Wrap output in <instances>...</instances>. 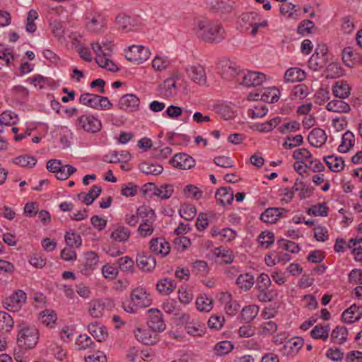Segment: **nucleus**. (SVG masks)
I'll list each match as a JSON object with an SVG mask.
<instances>
[{
  "label": "nucleus",
  "mask_w": 362,
  "mask_h": 362,
  "mask_svg": "<svg viewBox=\"0 0 362 362\" xmlns=\"http://www.w3.org/2000/svg\"><path fill=\"white\" fill-rule=\"evenodd\" d=\"M224 28L208 20H199L197 23V35L205 42H219L223 39Z\"/></svg>",
  "instance_id": "obj_1"
},
{
  "label": "nucleus",
  "mask_w": 362,
  "mask_h": 362,
  "mask_svg": "<svg viewBox=\"0 0 362 362\" xmlns=\"http://www.w3.org/2000/svg\"><path fill=\"white\" fill-rule=\"evenodd\" d=\"M38 339L39 332L35 327H25L20 329L17 341L20 347L31 349L36 346Z\"/></svg>",
  "instance_id": "obj_2"
},
{
  "label": "nucleus",
  "mask_w": 362,
  "mask_h": 362,
  "mask_svg": "<svg viewBox=\"0 0 362 362\" xmlns=\"http://www.w3.org/2000/svg\"><path fill=\"white\" fill-rule=\"evenodd\" d=\"M151 52L148 47L141 45H132L126 52V59L134 64H140L146 62L150 57Z\"/></svg>",
  "instance_id": "obj_3"
},
{
  "label": "nucleus",
  "mask_w": 362,
  "mask_h": 362,
  "mask_svg": "<svg viewBox=\"0 0 362 362\" xmlns=\"http://www.w3.org/2000/svg\"><path fill=\"white\" fill-rule=\"evenodd\" d=\"M327 47L325 45H318L315 53L308 61V66L314 71H319L328 63Z\"/></svg>",
  "instance_id": "obj_4"
},
{
  "label": "nucleus",
  "mask_w": 362,
  "mask_h": 362,
  "mask_svg": "<svg viewBox=\"0 0 362 362\" xmlns=\"http://www.w3.org/2000/svg\"><path fill=\"white\" fill-rule=\"evenodd\" d=\"M241 74L240 85L247 88L261 86L266 81V75L262 72L245 70Z\"/></svg>",
  "instance_id": "obj_5"
},
{
  "label": "nucleus",
  "mask_w": 362,
  "mask_h": 362,
  "mask_svg": "<svg viewBox=\"0 0 362 362\" xmlns=\"http://www.w3.org/2000/svg\"><path fill=\"white\" fill-rule=\"evenodd\" d=\"M76 125L85 132L92 134L100 132L102 127L101 122L98 119L93 115H87L78 117Z\"/></svg>",
  "instance_id": "obj_6"
},
{
  "label": "nucleus",
  "mask_w": 362,
  "mask_h": 362,
  "mask_svg": "<svg viewBox=\"0 0 362 362\" xmlns=\"http://www.w3.org/2000/svg\"><path fill=\"white\" fill-rule=\"evenodd\" d=\"M27 295L23 290H16L12 295L4 301V306L8 310L17 311L25 303Z\"/></svg>",
  "instance_id": "obj_7"
},
{
  "label": "nucleus",
  "mask_w": 362,
  "mask_h": 362,
  "mask_svg": "<svg viewBox=\"0 0 362 362\" xmlns=\"http://www.w3.org/2000/svg\"><path fill=\"white\" fill-rule=\"evenodd\" d=\"M149 314L148 326L153 332H162L165 329V324L163 318L162 313L155 308L148 310Z\"/></svg>",
  "instance_id": "obj_8"
},
{
  "label": "nucleus",
  "mask_w": 362,
  "mask_h": 362,
  "mask_svg": "<svg viewBox=\"0 0 362 362\" xmlns=\"http://www.w3.org/2000/svg\"><path fill=\"white\" fill-rule=\"evenodd\" d=\"M175 167L182 170H187L195 165V160L189 155L185 153L175 154L170 160Z\"/></svg>",
  "instance_id": "obj_9"
},
{
  "label": "nucleus",
  "mask_w": 362,
  "mask_h": 362,
  "mask_svg": "<svg viewBox=\"0 0 362 362\" xmlns=\"http://www.w3.org/2000/svg\"><path fill=\"white\" fill-rule=\"evenodd\" d=\"M139 98L134 94H126L121 97L118 103L119 109L128 112H134L139 109Z\"/></svg>",
  "instance_id": "obj_10"
},
{
  "label": "nucleus",
  "mask_w": 362,
  "mask_h": 362,
  "mask_svg": "<svg viewBox=\"0 0 362 362\" xmlns=\"http://www.w3.org/2000/svg\"><path fill=\"white\" fill-rule=\"evenodd\" d=\"M287 211L284 208L270 207L264 210L260 215L259 219L264 223H275Z\"/></svg>",
  "instance_id": "obj_11"
},
{
  "label": "nucleus",
  "mask_w": 362,
  "mask_h": 362,
  "mask_svg": "<svg viewBox=\"0 0 362 362\" xmlns=\"http://www.w3.org/2000/svg\"><path fill=\"white\" fill-rule=\"evenodd\" d=\"M188 76L195 83L199 85H205L206 83V76L204 67L197 64L189 66L186 68Z\"/></svg>",
  "instance_id": "obj_12"
},
{
  "label": "nucleus",
  "mask_w": 362,
  "mask_h": 362,
  "mask_svg": "<svg viewBox=\"0 0 362 362\" xmlns=\"http://www.w3.org/2000/svg\"><path fill=\"white\" fill-rule=\"evenodd\" d=\"M86 20V28L92 33L100 32L105 24V18L98 13L87 15Z\"/></svg>",
  "instance_id": "obj_13"
},
{
  "label": "nucleus",
  "mask_w": 362,
  "mask_h": 362,
  "mask_svg": "<svg viewBox=\"0 0 362 362\" xmlns=\"http://www.w3.org/2000/svg\"><path fill=\"white\" fill-rule=\"evenodd\" d=\"M156 262L155 257L148 253H143L137 255L136 265L143 272H150L156 267Z\"/></svg>",
  "instance_id": "obj_14"
},
{
  "label": "nucleus",
  "mask_w": 362,
  "mask_h": 362,
  "mask_svg": "<svg viewBox=\"0 0 362 362\" xmlns=\"http://www.w3.org/2000/svg\"><path fill=\"white\" fill-rule=\"evenodd\" d=\"M149 245L151 251L156 254H160L165 257L170 252V245L164 238H153L150 241Z\"/></svg>",
  "instance_id": "obj_15"
},
{
  "label": "nucleus",
  "mask_w": 362,
  "mask_h": 362,
  "mask_svg": "<svg viewBox=\"0 0 362 362\" xmlns=\"http://www.w3.org/2000/svg\"><path fill=\"white\" fill-rule=\"evenodd\" d=\"M134 304L139 307H146L150 305V300L148 298V294L144 288L137 287L134 288L130 295Z\"/></svg>",
  "instance_id": "obj_16"
},
{
  "label": "nucleus",
  "mask_w": 362,
  "mask_h": 362,
  "mask_svg": "<svg viewBox=\"0 0 362 362\" xmlns=\"http://www.w3.org/2000/svg\"><path fill=\"white\" fill-rule=\"evenodd\" d=\"M325 132L320 128L313 129L308 136L309 144L315 147L322 146L327 141Z\"/></svg>",
  "instance_id": "obj_17"
},
{
  "label": "nucleus",
  "mask_w": 362,
  "mask_h": 362,
  "mask_svg": "<svg viewBox=\"0 0 362 362\" xmlns=\"http://www.w3.org/2000/svg\"><path fill=\"white\" fill-rule=\"evenodd\" d=\"M136 339L146 345H153L158 341V335L151 330H142L137 328L135 332Z\"/></svg>",
  "instance_id": "obj_18"
},
{
  "label": "nucleus",
  "mask_w": 362,
  "mask_h": 362,
  "mask_svg": "<svg viewBox=\"0 0 362 362\" xmlns=\"http://www.w3.org/2000/svg\"><path fill=\"white\" fill-rule=\"evenodd\" d=\"M88 330L99 342L105 341L108 337L106 327L104 326H99L97 322L89 324L88 325Z\"/></svg>",
  "instance_id": "obj_19"
},
{
  "label": "nucleus",
  "mask_w": 362,
  "mask_h": 362,
  "mask_svg": "<svg viewBox=\"0 0 362 362\" xmlns=\"http://www.w3.org/2000/svg\"><path fill=\"white\" fill-rule=\"evenodd\" d=\"M327 167L333 172H341L344 168V160L342 157L327 156L324 158Z\"/></svg>",
  "instance_id": "obj_20"
},
{
  "label": "nucleus",
  "mask_w": 362,
  "mask_h": 362,
  "mask_svg": "<svg viewBox=\"0 0 362 362\" xmlns=\"http://www.w3.org/2000/svg\"><path fill=\"white\" fill-rule=\"evenodd\" d=\"M176 282L168 278L160 279L156 284L157 291L163 295H169L176 288Z\"/></svg>",
  "instance_id": "obj_21"
},
{
  "label": "nucleus",
  "mask_w": 362,
  "mask_h": 362,
  "mask_svg": "<svg viewBox=\"0 0 362 362\" xmlns=\"http://www.w3.org/2000/svg\"><path fill=\"white\" fill-rule=\"evenodd\" d=\"M355 136L351 131H346L342 136L341 143L338 147L340 153L349 152L354 146Z\"/></svg>",
  "instance_id": "obj_22"
},
{
  "label": "nucleus",
  "mask_w": 362,
  "mask_h": 362,
  "mask_svg": "<svg viewBox=\"0 0 362 362\" xmlns=\"http://www.w3.org/2000/svg\"><path fill=\"white\" fill-rule=\"evenodd\" d=\"M328 111L338 113H348L351 110L350 105L342 100H333L326 106Z\"/></svg>",
  "instance_id": "obj_23"
},
{
  "label": "nucleus",
  "mask_w": 362,
  "mask_h": 362,
  "mask_svg": "<svg viewBox=\"0 0 362 362\" xmlns=\"http://www.w3.org/2000/svg\"><path fill=\"white\" fill-rule=\"evenodd\" d=\"M351 87L345 81H339L336 82L333 87V93L334 95L339 98H346L350 95Z\"/></svg>",
  "instance_id": "obj_24"
},
{
  "label": "nucleus",
  "mask_w": 362,
  "mask_h": 362,
  "mask_svg": "<svg viewBox=\"0 0 362 362\" xmlns=\"http://www.w3.org/2000/svg\"><path fill=\"white\" fill-rule=\"evenodd\" d=\"M306 77L305 71L299 68L288 69L284 76L286 82H298L303 81Z\"/></svg>",
  "instance_id": "obj_25"
},
{
  "label": "nucleus",
  "mask_w": 362,
  "mask_h": 362,
  "mask_svg": "<svg viewBox=\"0 0 362 362\" xmlns=\"http://www.w3.org/2000/svg\"><path fill=\"white\" fill-rule=\"evenodd\" d=\"M259 309V306L256 305H250L244 307L240 315L241 320L246 323H250L258 315Z\"/></svg>",
  "instance_id": "obj_26"
},
{
  "label": "nucleus",
  "mask_w": 362,
  "mask_h": 362,
  "mask_svg": "<svg viewBox=\"0 0 362 362\" xmlns=\"http://www.w3.org/2000/svg\"><path fill=\"white\" fill-rule=\"evenodd\" d=\"M139 170L146 175H160L163 168L161 165L150 163L148 162H143L139 166Z\"/></svg>",
  "instance_id": "obj_27"
},
{
  "label": "nucleus",
  "mask_w": 362,
  "mask_h": 362,
  "mask_svg": "<svg viewBox=\"0 0 362 362\" xmlns=\"http://www.w3.org/2000/svg\"><path fill=\"white\" fill-rule=\"evenodd\" d=\"M279 93V89L275 87L264 88L263 91H261L260 100L266 103H274L279 98L278 95Z\"/></svg>",
  "instance_id": "obj_28"
},
{
  "label": "nucleus",
  "mask_w": 362,
  "mask_h": 362,
  "mask_svg": "<svg viewBox=\"0 0 362 362\" xmlns=\"http://www.w3.org/2000/svg\"><path fill=\"white\" fill-rule=\"evenodd\" d=\"M235 283L239 286V287L241 289L248 291L254 285V277L252 275L248 273L240 274L238 277L236 279Z\"/></svg>",
  "instance_id": "obj_29"
},
{
  "label": "nucleus",
  "mask_w": 362,
  "mask_h": 362,
  "mask_svg": "<svg viewBox=\"0 0 362 362\" xmlns=\"http://www.w3.org/2000/svg\"><path fill=\"white\" fill-rule=\"evenodd\" d=\"M79 103L83 105L98 110V95L85 93L81 95Z\"/></svg>",
  "instance_id": "obj_30"
},
{
  "label": "nucleus",
  "mask_w": 362,
  "mask_h": 362,
  "mask_svg": "<svg viewBox=\"0 0 362 362\" xmlns=\"http://www.w3.org/2000/svg\"><path fill=\"white\" fill-rule=\"evenodd\" d=\"M155 218H151V216L150 218L142 220L138 228V232L141 237H147L153 233L154 228L152 226V224Z\"/></svg>",
  "instance_id": "obj_31"
},
{
  "label": "nucleus",
  "mask_w": 362,
  "mask_h": 362,
  "mask_svg": "<svg viewBox=\"0 0 362 362\" xmlns=\"http://www.w3.org/2000/svg\"><path fill=\"white\" fill-rule=\"evenodd\" d=\"M130 236V230L124 226H118L112 233L111 238L118 242H126Z\"/></svg>",
  "instance_id": "obj_32"
},
{
  "label": "nucleus",
  "mask_w": 362,
  "mask_h": 362,
  "mask_svg": "<svg viewBox=\"0 0 362 362\" xmlns=\"http://www.w3.org/2000/svg\"><path fill=\"white\" fill-rule=\"evenodd\" d=\"M64 238L66 245L70 247H79L82 244L81 235L74 230L67 231Z\"/></svg>",
  "instance_id": "obj_33"
},
{
  "label": "nucleus",
  "mask_w": 362,
  "mask_h": 362,
  "mask_svg": "<svg viewBox=\"0 0 362 362\" xmlns=\"http://www.w3.org/2000/svg\"><path fill=\"white\" fill-rule=\"evenodd\" d=\"M13 163L22 167L33 168L36 165L37 159L34 156L28 154L19 156L13 160Z\"/></svg>",
  "instance_id": "obj_34"
},
{
  "label": "nucleus",
  "mask_w": 362,
  "mask_h": 362,
  "mask_svg": "<svg viewBox=\"0 0 362 362\" xmlns=\"http://www.w3.org/2000/svg\"><path fill=\"white\" fill-rule=\"evenodd\" d=\"M119 269L124 272L134 273V262L129 256H124L117 260Z\"/></svg>",
  "instance_id": "obj_35"
},
{
  "label": "nucleus",
  "mask_w": 362,
  "mask_h": 362,
  "mask_svg": "<svg viewBox=\"0 0 362 362\" xmlns=\"http://www.w3.org/2000/svg\"><path fill=\"white\" fill-rule=\"evenodd\" d=\"M329 326L317 325L310 332V336L313 339L326 340L329 336Z\"/></svg>",
  "instance_id": "obj_36"
},
{
  "label": "nucleus",
  "mask_w": 362,
  "mask_h": 362,
  "mask_svg": "<svg viewBox=\"0 0 362 362\" xmlns=\"http://www.w3.org/2000/svg\"><path fill=\"white\" fill-rule=\"evenodd\" d=\"M328 207L325 202L320 203L317 205H312L307 210V214L315 216H327Z\"/></svg>",
  "instance_id": "obj_37"
},
{
  "label": "nucleus",
  "mask_w": 362,
  "mask_h": 362,
  "mask_svg": "<svg viewBox=\"0 0 362 362\" xmlns=\"http://www.w3.org/2000/svg\"><path fill=\"white\" fill-rule=\"evenodd\" d=\"M257 240L261 246L268 249L274 242V235L271 231L264 230L259 234Z\"/></svg>",
  "instance_id": "obj_38"
},
{
  "label": "nucleus",
  "mask_w": 362,
  "mask_h": 362,
  "mask_svg": "<svg viewBox=\"0 0 362 362\" xmlns=\"http://www.w3.org/2000/svg\"><path fill=\"white\" fill-rule=\"evenodd\" d=\"M13 317L7 313L0 312V332L5 331L8 332L13 326Z\"/></svg>",
  "instance_id": "obj_39"
},
{
  "label": "nucleus",
  "mask_w": 362,
  "mask_h": 362,
  "mask_svg": "<svg viewBox=\"0 0 362 362\" xmlns=\"http://www.w3.org/2000/svg\"><path fill=\"white\" fill-rule=\"evenodd\" d=\"M179 213L182 218L187 221H191L197 214V208L192 204H185L182 205Z\"/></svg>",
  "instance_id": "obj_40"
},
{
  "label": "nucleus",
  "mask_w": 362,
  "mask_h": 362,
  "mask_svg": "<svg viewBox=\"0 0 362 362\" xmlns=\"http://www.w3.org/2000/svg\"><path fill=\"white\" fill-rule=\"evenodd\" d=\"M213 299L206 296H199L196 300L197 309L201 312L208 313L212 309Z\"/></svg>",
  "instance_id": "obj_41"
},
{
  "label": "nucleus",
  "mask_w": 362,
  "mask_h": 362,
  "mask_svg": "<svg viewBox=\"0 0 362 362\" xmlns=\"http://www.w3.org/2000/svg\"><path fill=\"white\" fill-rule=\"evenodd\" d=\"M40 319L43 325L49 326L55 323L57 317L54 310L46 309L40 313Z\"/></svg>",
  "instance_id": "obj_42"
},
{
  "label": "nucleus",
  "mask_w": 362,
  "mask_h": 362,
  "mask_svg": "<svg viewBox=\"0 0 362 362\" xmlns=\"http://www.w3.org/2000/svg\"><path fill=\"white\" fill-rule=\"evenodd\" d=\"M296 5L291 3L283 4L280 6V13L283 16L288 15V18L297 19L298 18L297 12L300 11V8H296Z\"/></svg>",
  "instance_id": "obj_43"
},
{
  "label": "nucleus",
  "mask_w": 362,
  "mask_h": 362,
  "mask_svg": "<svg viewBox=\"0 0 362 362\" xmlns=\"http://www.w3.org/2000/svg\"><path fill=\"white\" fill-rule=\"evenodd\" d=\"M102 192V188L98 185H93L89 192L84 195L83 202L87 205H90L98 197Z\"/></svg>",
  "instance_id": "obj_44"
},
{
  "label": "nucleus",
  "mask_w": 362,
  "mask_h": 362,
  "mask_svg": "<svg viewBox=\"0 0 362 362\" xmlns=\"http://www.w3.org/2000/svg\"><path fill=\"white\" fill-rule=\"evenodd\" d=\"M276 243L279 247L288 251L291 253L296 254L300 250V247L298 244L292 241H287L285 239H280L277 240Z\"/></svg>",
  "instance_id": "obj_45"
},
{
  "label": "nucleus",
  "mask_w": 362,
  "mask_h": 362,
  "mask_svg": "<svg viewBox=\"0 0 362 362\" xmlns=\"http://www.w3.org/2000/svg\"><path fill=\"white\" fill-rule=\"evenodd\" d=\"M206 1L211 12L224 13L226 8L225 0H206Z\"/></svg>",
  "instance_id": "obj_46"
},
{
  "label": "nucleus",
  "mask_w": 362,
  "mask_h": 362,
  "mask_svg": "<svg viewBox=\"0 0 362 362\" xmlns=\"http://www.w3.org/2000/svg\"><path fill=\"white\" fill-rule=\"evenodd\" d=\"M245 70L240 69L235 62H228V73L235 79V83L240 85V81H241V74H244Z\"/></svg>",
  "instance_id": "obj_47"
},
{
  "label": "nucleus",
  "mask_w": 362,
  "mask_h": 362,
  "mask_svg": "<svg viewBox=\"0 0 362 362\" xmlns=\"http://www.w3.org/2000/svg\"><path fill=\"white\" fill-rule=\"evenodd\" d=\"M212 258L217 264H226V250L223 246L216 247L214 250Z\"/></svg>",
  "instance_id": "obj_48"
},
{
  "label": "nucleus",
  "mask_w": 362,
  "mask_h": 362,
  "mask_svg": "<svg viewBox=\"0 0 362 362\" xmlns=\"http://www.w3.org/2000/svg\"><path fill=\"white\" fill-rule=\"evenodd\" d=\"M355 309L356 304H353L342 313L341 320L344 322L351 324L354 322H356V320H355V317L356 315Z\"/></svg>",
  "instance_id": "obj_49"
},
{
  "label": "nucleus",
  "mask_w": 362,
  "mask_h": 362,
  "mask_svg": "<svg viewBox=\"0 0 362 362\" xmlns=\"http://www.w3.org/2000/svg\"><path fill=\"white\" fill-rule=\"evenodd\" d=\"M17 115L12 111L6 110L0 115V126H11L16 124V122H11V119L17 118Z\"/></svg>",
  "instance_id": "obj_50"
},
{
  "label": "nucleus",
  "mask_w": 362,
  "mask_h": 362,
  "mask_svg": "<svg viewBox=\"0 0 362 362\" xmlns=\"http://www.w3.org/2000/svg\"><path fill=\"white\" fill-rule=\"evenodd\" d=\"M356 59V54L351 47H345L342 52V59L344 63L349 67H351L354 64V60Z\"/></svg>",
  "instance_id": "obj_51"
},
{
  "label": "nucleus",
  "mask_w": 362,
  "mask_h": 362,
  "mask_svg": "<svg viewBox=\"0 0 362 362\" xmlns=\"http://www.w3.org/2000/svg\"><path fill=\"white\" fill-rule=\"evenodd\" d=\"M258 293L257 297L261 302H270L274 300L276 296L275 293L272 290L267 289H257Z\"/></svg>",
  "instance_id": "obj_52"
},
{
  "label": "nucleus",
  "mask_w": 362,
  "mask_h": 362,
  "mask_svg": "<svg viewBox=\"0 0 362 362\" xmlns=\"http://www.w3.org/2000/svg\"><path fill=\"white\" fill-rule=\"evenodd\" d=\"M300 129V123L297 121H291L288 123H284L278 129L279 132L281 134L287 132H294Z\"/></svg>",
  "instance_id": "obj_53"
},
{
  "label": "nucleus",
  "mask_w": 362,
  "mask_h": 362,
  "mask_svg": "<svg viewBox=\"0 0 362 362\" xmlns=\"http://www.w3.org/2000/svg\"><path fill=\"white\" fill-rule=\"evenodd\" d=\"M272 281L268 274L262 273L257 279L256 289H267L271 286Z\"/></svg>",
  "instance_id": "obj_54"
},
{
  "label": "nucleus",
  "mask_w": 362,
  "mask_h": 362,
  "mask_svg": "<svg viewBox=\"0 0 362 362\" xmlns=\"http://www.w3.org/2000/svg\"><path fill=\"white\" fill-rule=\"evenodd\" d=\"M184 194L189 197L190 194H192V198L194 199H199L203 194V192L200 190L197 187L192 185H188L184 188Z\"/></svg>",
  "instance_id": "obj_55"
},
{
  "label": "nucleus",
  "mask_w": 362,
  "mask_h": 362,
  "mask_svg": "<svg viewBox=\"0 0 362 362\" xmlns=\"http://www.w3.org/2000/svg\"><path fill=\"white\" fill-rule=\"evenodd\" d=\"M315 26L314 23L310 20H303L302 21L298 28L297 32L300 35H305L310 33V30L313 28Z\"/></svg>",
  "instance_id": "obj_56"
},
{
  "label": "nucleus",
  "mask_w": 362,
  "mask_h": 362,
  "mask_svg": "<svg viewBox=\"0 0 362 362\" xmlns=\"http://www.w3.org/2000/svg\"><path fill=\"white\" fill-rule=\"evenodd\" d=\"M303 142L302 135L298 134L295 136H288L286 141L284 144L286 148H293Z\"/></svg>",
  "instance_id": "obj_57"
},
{
  "label": "nucleus",
  "mask_w": 362,
  "mask_h": 362,
  "mask_svg": "<svg viewBox=\"0 0 362 362\" xmlns=\"http://www.w3.org/2000/svg\"><path fill=\"white\" fill-rule=\"evenodd\" d=\"M141 192L144 195L151 192V197L153 196H161L160 191L158 190V186L153 182H148L144 185L141 187Z\"/></svg>",
  "instance_id": "obj_58"
},
{
  "label": "nucleus",
  "mask_w": 362,
  "mask_h": 362,
  "mask_svg": "<svg viewBox=\"0 0 362 362\" xmlns=\"http://www.w3.org/2000/svg\"><path fill=\"white\" fill-rule=\"evenodd\" d=\"M261 333L265 335H272L277 330V325L273 321H267L262 323L260 326Z\"/></svg>",
  "instance_id": "obj_59"
},
{
  "label": "nucleus",
  "mask_w": 362,
  "mask_h": 362,
  "mask_svg": "<svg viewBox=\"0 0 362 362\" xmlns=\"http://www.w3.org/2000/svg\"><path fill=\"white\" fill-rule=\"evenodd\" d=\"M293 157L298 163H305V160L310 157V152L306 148H300L293 151Z\"/></svg>",
  "instance_id": "obj_60"
},
{
  "label": "nucleus",
  "mask_w": 362,
  "mask_h": 362,
  "mask_svg": "<svg viewBox=\"0 0 362 362\" xmlns=\"http://www.w3.org/2000/svg\"><path fill=\"white\" fill-rule=\"evenodd\" d=\"M158 190L160 191L161 196L157 197L161 199H168L172 196L174 192V188L173 185L163 184L158 187Z\"/></svg>",
  "instance_id": "obj_61"
},
{
  "label": "nucleus",
  "mask_w": 362,
  "mask_h": 362,
  "mask_svg": "<svg viewBox=\"0 0 362 362\" xmlns=\"http://www.w3.org/2000/svg\"><path fill=\"white\" fill-rule=\"evenodd\" d=\"M192 272L204 276L208 273V265L204 261L197 260L193 263Z\"/></svg>",
  "instance_id": "obj_62"
},
{
  "label": "nucleus",
  "mask_w": 362,
  "mask_h": 362,
  "mask_svg": "<svg viewBox=\"0 0 362 362\" xmlns=\"http://www.w3.org/2000/svg\"><path fill=\"white\" fill-rule=\"evenodd\" d=\"M96 265L92 262H88V261L85 260L84 262L78 264V268L82 274L88 276L95 269Z\"/></svg>",
  "instance_id": "obj_63"
},
{
  "label": "nucleus",
  "mask_w": 362,
  "mask_h": 362,
  "mask_svg": "<svg viewBox=\"0 0 362 362\" xmlns=\"http://www.w3.org/2000/svg\"><path fill=\"white\" fill-rule=\"evenodd\" d=\"M349 281L351 284H362V270L352 269L349 274Z\"/></svg>",
  "instance_id": "obj_64"
}]
</instances>
